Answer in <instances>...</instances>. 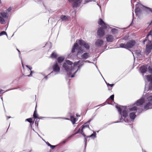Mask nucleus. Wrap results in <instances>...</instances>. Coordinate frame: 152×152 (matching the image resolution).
<instances>
[{"mask_svg":"<svg viewBox=\"0 0 152 152\" xmlns=\"http://www.w3.org/2000/svg\"><path fill=\"white\" fill-rule=\"evenodd\" d=\"M5 20L4 18L0 16V22L1 24H4V23Z\"/></svg>","mask_w":152,"mask_h":152,"instance_id":"nucleus-34","label":"nucleus"},{"mask_svg":"<svg viewBox=\"0 0 152 152\" xmlns=\"http://www.w3.org/2000/svg\"><path fill=\"white\" fill-rule=\"evenodd\" d=\"M92 0H85L84 1V4H85L86 3L91 1Z\"/></svg>","mask_w":152,"mask_h":152,"instance_id":"nucleus-42","label":"nucleus"},{"mask_svg":"<svg viewBox=\"0 0 152 152\" xmlns=\"http://www.w3.org/2000/svg\"><path fill=\"white\" fill-rule=\"evenodd\" d=\"M0 14L4 18H5L7 16V13L3 11L1 12Z\"/></svg>","mask_w":152,"mask_h":152,"instance_id":"nucleus-30","label":"nucleus"},{"mask_svg":"<svg viewBox=\"0 0 152 152\" xmlns=\"http://www.w3.org/2000/svg\"><path fill=\"white\" fill-rule=\"evenodd\" d=\"M140 69L142 73H145L147 70V67L146 66H141L140 68Z\"/></svg>","mask_w":152,"mask_h":152,"instance_id":"nucleus-21","label":"nucleus"},{"mask_svg":"<svg viewBox=\"0 0 152 152\" xmlns=\"http://www.w3.org/2000/svg\"><path fill=\"white\" fill-rule=\"evenodd\" d=\"M7 35V34L5 31H3L0 33V36H1L2 35Z\"/></svg>","mask_w":152,"mask_h":152,"instance_id":"nucleus-36","label":"nucleus"},{"mask_svg":"<svg viewBox=\"0 0 152 152\" xmlns=\"http://www.w3.org/2000/svg\"><path fill=\"white\" fill-rule=\"evenodd\" d=\"M78 43L81 46H83L87 50H88L89 49L90 46L89 45L86 43L85 41L82 39H80L78 40Z\"/></svg>","mask_w":152,"mask_h":152,"instance_id":"nucleus-8","label":"nucleus"},{"mask_svg":"<svg viewBox=\"0 0 152 152\" xmlns=\"http://www.w3.org/2000/svg\"><path fill=\"white\" fill-rule=\"evenodd\" d=\"M64 58L63 57L60 56L58 57L57 59L58 62V63H62L64 60Z\"/></svg>","mask_w":152,"mask_h":152,"instance_id":"nucleus-29","label":"nucleus"},{"mask_svg":"<svg viewBox=\"0 0 152 152\" xmlns=\"http://www.w3.org/2000/svg\"><path fill=\"white\" fill-rule=\"evenodd\" d=\"M77 120V119L76 118H75L73 116H70V120L73 124H75Z\"/></svg>","mask_w":152,"mask_h":152,"instance_id":"nucleus-28","label":"nucleus"},{"mask_svg":"<svg viewBox=\"0 0 152 152\" xmlns=\"http://www.w3.org/2000/svg\"><path fill=\"white\" fill-rule=\"evenodd\" d=\"M82 128L81 129V134L82 135L85 137V140L84 141L85 142V143H86L87 140V138L89 137V136H86V135L83 132V130L85 128H89V126L88 125H83L80 127H82Z\"/></svg>","mask_w":152,"mask_h":152,"instance_id":"nucleus-7","label":"nucleus"},{"mask_svg":"<svg viewBox=\"0 0 152 152\" xmlns=\"http://www.w3.org/2000/svg\"><path fill=\"white\" fill-rule=\"evenodd\" d=\"M89 57V53H85L81 56V58L83 59H86Z\"/></svg>","mask_w":152,"mask_h":152,"instance_id":"nucleus-24","label":"nucleus"},{"mask_svg":"<svg viewBox=\"0 0 152 152\" xmlns=\"http://www.w3.org/2000/svg\"><path fill=\"white\" fill-rule=\"evenodd\" d=\"M53 71L55 72L58 73L60 72V68L57 63H55L53 66Z\"/></svg>","mask_w":152,"mask_h":152,"instance_id":"nucleus-10","label":"nucleus"},{"mask_svg":"<svg viewBox=\"0 0 152 152\" xmlns=\"http://www.w3.org/2000/svg\"><path fill=\"white\" fill-rule=\"evenodd\" d=\"M26 66L28 68L29 70H26L24 72V75L25 76L31 77L32 76V73L33 72L31 71V67H29L28 66L26 65Z\"/></svg>","mask_w":152,"mask_h":152,"instance_id":"nucleus-9","label":"nucleus"},{"mask_svg":"<svg viewBox=\"0 0 152 152\" xmlns=\"http://www.w3.org/2000/svg\"><path fill=\"white\" fill-rule=\"evenodd\" d=\"M106 39L107 42H112L114 40L113 36L110 34H108L106 35Z\"/></svg>","mask_w":152,"mask_h":152,"instance_id":"nucleus-16","label":"nucleus"},{"mask_svg":"<svg viewBox=\"0 0 152 152\" xmlns=\"http://www.w3.org/2000/svg\"><path fill=\"white\" fill-rule=\"evenodd\" d=\"M78 69H77V70L75 71V72L71 76V77H73L75 76V73L77 72V71L78 70Z\"/></svg>","mask_w":152,"mask_h":152,"instance_id":"nucleus-39","label":"nucleus"},{"mask_svg":"<svg viewBox=\"0 0 152 152\" xmlns=\"http://www.w3.org/2000/svg\"><path fill=\"white\" fill-rule=\"evenodd\" d=\"M80 130H81V129H80V128H79L78 130L77 131L76 134H77V133H79V132H80Z\"/></svg>","mask_w":152,"mask_h":152,"instance_id":"nucleus-43","label":"nucleus"},{"mask_svg":"<svg viewBox=\"0 0 152 152\" xmlns=\"http://www.w3.org/2000/svg\"><path fill=\"white\" fill-rule=\"evenodd\" d=\"M76 115L77 117H80V115H78L77 114H76Z\"/></svg>","mask_w":152,"mask_h":152,"instance_id":"nucleus-49","label":"nucleus"},{"mask_svg":"<svg viewBox=\"0 0 152 152\" xmlns=\"http://www.w3.org/2000/svg\"><path fill=\"white\" fill-rule=\"evenodd\" d=\"M128 49L132 48L135 44L136 42L134 40H131L127 42Z\"/></svg>","mask_w":152,"mask_h":152,"instance_id":"nucleus-13","label":"nucleus"},{"mask_svg":"<svg viewBox=\"0 0 152 152\" xmlns=\"http://www.w3.org/2000/svg\"><path fill=\"white\" fill-rule=\"evenodd\" d=\"M37 105L35 108V110L34 111L33 116V117L34 118H38V115L37 114Z\"/></svg>","mask_w":152,"mask_h":152,"instance_id":"nucleus-26","label":"nucleus"},{"mask_svg":"<svg viewBox=\"0 0 152 152\" xmlns=\"http://www.w3.org/2000/svg\"><path fill=\"white\" fill-rule=\"evenodd\" d=\"M17 50H18V51L19 52H20V51L19 50H18V49H17Z\"/></svg>","mask_w":152,"mask_h":152,"instance_id":"nucleus-52","label":"nucleus"},{"mask_svg":"<svg viewBox=\"0 0 152 152\" xmlns=\"http://www.w3.org/2000/svg\"><path fill=\"white\" fill-rule=\"evenodd\" d=\"M137 107L136 106L133 107L130 109V111H136L137 110Z\"/></svg>","mask_w":152,"mask_h":152,"instance_id":"nucleus-35","label":"nucleus"},{"mask_svg":"<svg viewBox=\"0 0 152 152\" xmlns=\"http://www.w3.org/2000/svg\"><path fill=\"white\" fill-rule=\"evenodd\" d=\"M147 102L144 106V109L145 110L152 108V96H150L147 98Z\"/></svg>","mask_w":152,"mask_h":152,"instance_id":"nucleus-3","label":"nucleus"},{"mask_svg":"<svg viewBox=\"0 0 152 152\" xmlns=\"http://www.w3.org/2000/svg\"><path fill=\"white\" fill-rule=\"evenodd\" d=\"M57 55L55 53H53L52 54H51L50 56V57L53 58H56L57 57Z\"/></svg>","mask_w":152,"mask_h":152,"instance_id":"nucleus-31","label":"nucleus"},{"mask_svg":"<svg viewBox=\"0 0 152 152\" xmlns=\"http://www.w3.org/2000/svg\"><path fill=\"white\" fill-rule=\"evenodd\" d=\"M120 47L121 48H123L126 49H128V46L127 45V43L126 44L125 43H121L120 45Z\"/></svg>","mask_w":152,"mask_h":152,"instance_id":"nucleus-27","label":"nucleus"},{"mask_svg":"<svg viewBox=\"0 0 152 152\" xmlns=\"http://www.w3.org/2000/svg\"><path fill=\"white\" fill-rule=\"evenodd\" d=\"M110 84H109V83H108V84H107V86H109V85H110Z\"/></svg>","mask_w":152,"mask_h":152,"instance_id":"nucleus-51","label":"nucleus"},{"mask_svg":"<svg viewBox=\"0 0 152 152\" xmlns=\"http://www.w3.org/2000/svg\"><path fill=\"white\" fill-rule=\"evenodd\" d=\"M74 0H68V1H69L70 2H72L74 1Z\"/></svg>","mask_w":152,"mask_h":152,"instance_id":"nucleus-46","label":"nucleus"},{"mask_svg":"<svg viewBox=\"0 0 152 152\" xmlns=\"http://www.w3.org/2000/svg\"><path fill=\"white\" fill-rule=\"evenodd\" d=\"M144 103V100L143 99H140L137 101L135 104L137 106H140L142 105Z\"/></svg>","mask_w":152,"mask_h":152,"instance_id":"nucleus-22","label":"nucleus"},{"mask_svg":"<svg viewBox=\"0 0 152 152\" xmlns=\"http://www.w3.org/2000/svg\"><path fill=\"white\" fill-rule=\"evenodd\" d=\"M69 17L66 16L64 15H62L61 16L60 18L62 21H67L69 20Z\"/></svg>","mask_w":152,"mask_h":152,"instance_id":"nucleus-25","label":"nucleus"},{"mask_svg":"<svg viewBox=\"0 0 152 152\" xmlns=\"http://www.w3.org/2000/svg\"><path fill=\"white\" fill-rule=\"evenodd\" d=\"M39 121L38 119H36L35 122V124L36 126H38V122Z\"/></svg>","mask_w":152,"mask_h":152,"instance_id":"nucleus-38","label":"nucleus"},{"mask_svg":"<svg viewBox=\"0 0 152 152\" xmlns=\"http://www.w3.org/2000/svg\"><path fill=\"white\" fill-rule=\"evenodd\" d=\"M135 112H133L129 114V115L131 119L134 120L136 117Z\"/></svg>","mask_w":152,"mask_h":152,"instance_id":"nucleus-23","label":"nucleus"},{"mask_svg":"<svg viewBox=\"0 0 152 152\" xmlns=\"http://www.w3.org/2000/svg\"><path fill=\"white\" fill-rule=\"evenodd\" d=\"M66 120H69V119H68V118H66Z\"/></svg>","mask_w":152,"mask_h":152,"instance_id":"nucleus-54","label":"nucleus"},{"mask_svg":"<svg viewBox=\"0 0 152 152\" xmlns=\"http://www.w3.org/2000/svg\"><path fill=\"white\" fill-rule=\"evenodd\" d=\"M78 50L77 55H78L83 52V50L81 47H79L77 43L75 42L73 46L71 52L72 53H74L76 50Z\"/></svg>","mask_w":152,"mask_h":152,"instance_id":"nucleus-1","label":"nucleus"},{"mask_svg":"<svg viewBox=\"0 0 152 152\" xmlns=\"http://www.w3.org/2000/svg\"><path fill=\"white\" fill-rule=\"evenodd\" d=\"M114 95H111L110 97V99L113 101H114Z\"/></svg>","mask_w":152,"mask_h":152,"instance_id":"nucleus-40","label":"nucleus"},{"mask_svg":"<svg viewBox=\"0 0 152 152\" xmlns=\"http://www.w3.org/2000/svg\"><path fill=\"white\" fill-rule=\"evenodd\" d=\"M151 31V33H152V28L150 25L145 29L144 32L145 33H149L150 31Z\"/></svg>","mask_w":152,"mask_h":152,"instance_id":"nucleus-18","label":"nucleus"},{"mask_svg":"<svg viewBox=\"0 0 152 152\" xmlns=\"http://www.w3.org/2000/svg\"><path fill=\"white\" fill-rule=\"evenodd\" d=\"M144 10L145 12L147 14H149L150 13H152V8L145 7Z\"/></svg>","mask_w":152,"mask_h":152,"instance_id":"nucleus-20","label":"nucleus"},{"mask_svg":"<svg viewBox=\"0 0 152 152\" xmlns=\"http://www.w3.org/2000/svg\"><path fill=\"white\" fill-rule=\"evenodd\" d=\"M66 64L68 65H72V62L69 60H66Z\"/></svg>","mask_w":152,"mask_h":152,"instance_id":"nucleus-33","label":"nucleus"},{"mask_svg":"<svg viewBox=\"0 0 152 152\" xmlns=\"http://www.w3.org/2000/svg\"><path fill=\"white\" fill-rule=\"evenodd\" d=\"M147 40L148 41V44H152V34L151 33V31L148 34L145 39L143 40V43L145 44V42Z\"/></svg>","mask_w":152,"mask_h":152,"instance_id":"nucleus-5","label":"nucleus"},{"mask_svg":"<svg viewBox=\"0 0 152 152\" xmlns=\"http://www.w3.org/2000/svg\"><path fill=\"white\" fill-rule=\"evenodd\" d=\"M82 0H74L72 4L73 7H77L80 5Z\"/></svg>","mask_w":152,"mask_h":152,"instance_id":"nucleus-12","label":"nucleus"},{"mask_svg":"<svg viewBox=\"0 0 152 152\" xmlns=\"http://www.w3.org/2000/svg\"><path fill=\"white\" fill-rule=\"evenodd\" d=\"M22 66H23V67H24V66H23V64H22Z\"/></svg>","mask_w":152,"mask_h":152,"instance_id":"nucleus-55","label":"nucleus"},{"mask_svg":"<svg viewBox=\"0 0 152 152\" xmlns=\"http://www.w3.org/2000/svg\"><path fill=\"white\" fill-rule=\"evenodd\" d=\"M51 147V149H54L56 147L55 145H51V146H50Z\"/></svg>","mask_w":152,"mask_h":152,"instance_id":"nucleus-44","label":"nucleus"},{"mask_svg":"<svg viewBox=\"0 0 152 152\" xmlns=\"http://www.w3.org/2000/svg\"><path fill=\"white\" fill-rule=\"evenodd\" d=\"M110 100V99H108L107 100L106 102L109 101Z\"/></svg>","mask_w":152,"mask_h":152,"instance_id":"nucleus-50","label":"nucleus"},{"mask_svg":"<svg viewBox=\"0 0 152 152\" xmlns=\"http://www.w3.org/2000/svg\"><path fill=\"white\" fill-rule=\"evenodd\" d=\"M63 66L66 71L67 74L69 76L71 75L72 72L75 69L74 67L70 66L65 63L63 64Z\"/></svg>","mask_w":152,"mask_h":152,"instance_id":"nucleus-4","label":"nucleus"},{"mask_svg":"<svg viewBox=\"0 0 152 152\" xmlns=\"http://www.w3.org/2000/svg\"><path fill=\"white\" fill-rule=\"evenodd\" d=\"M1 3V0H0V4Z\"/></svg>","mask_w":152,"mask_h":152,"instance_id":"nucleus-53","label":"nucleus"},{"mask_svg":"<svg viewBox=\"0 0 152 152\" xmlns=\"http://www.w3.org/2000/svg\"><path fill=\"white\" fill-rule=\"evenodd\" d=\"M142 11L140 8L139 7H137L135 9V13L136 15H140L142 13Z\"/></svg>","mask_w":152,"mask_h":152,"instance_id":"nucleus-19","label":"nucleus"},{"mask_svg":"<svg viewBox=\"0 0 152 152\" xmlns=\"http://www.w3.org/2000/svg\"><path fill=\"white\" fill-rule=\"evenodd\" d=\"M47 144L48 145V146H51V145L48 142L47 143Z\"/></svg>","mask_w":152,"mask_h":152,"instance_id":"nucleus-48","label":"nucleus"},{"mask_svg":"<svg viewBox=\"0 0 152 152\" xmlns=\"http://www.w3.org/2000/svg\"><path fill=\"white\" fill-rule=\"evenodd\" d=\"M104 28L102 27H100L98 28L97 31V34L100 37H102L105 34V31Z\"/></svg>","mask_w":152,"mask_h":152,"instance_id":"nucleus-6","label":"nucleus"},{"mask_svg":"<svg viewBox=\"0 0 152 152\" xmlns=\"http://www.w3.org/2000/svg\"><path fill=\"white\" fill-rule=\"evenodd\" d=\"M11 8L10 7L8 9H7V10L8 12H10L11 11Z\"/></svg>","mask_w":152,"mask_h":152,"instance_id":"nucleus-45","label":"nucleus"},{"mask_svg":"<svg viewBox=\"0 0 152 152\" xmlns=\"http://www.w3.org/2000/svg\"><path fill=\"white\" fill-rule=\"evenodd\" d=\"M103 44L104 41L101 39H97L95 42V45L98 47H101Z\"/></svg>","mask_w":152,"mask_h":152,"instance_id":"nucleus-15","label":"nucleus"},{"mask_svg":"<svg viewBox=\"0 0 152 152\" xmlns=\"http://www.w3.org/2000/svg\"><path fill=\"white\" fill-rule=\"evenodd\" d=\"M116 108L118 110L119 113L121 115V117H123L124 118V120L125 122L127 123L129 122L130 120L129 119H126V118L128 115L127 111L126 110H124L122 113V110L120 107L117 106Z\"/></svg>","mask_w":152,"mask_h":152,"instance_id":"nucleus-2","label":"nucleus"},{"mask_svg":"<svg viewBox=\"0 0 152 152\" xmlns=\"http://www.w3.org/2000/svg\"><path fill=\"white\" fill-rule=\"evenodd\" d=\"M152 49V44H147L146 45V54L147 55L151 52V50Z\"/></svg>","mask_w":152,"mask_h":152,"instance_id":"nucleus-14","label":"nucleus"},{"mask_svg":"<svg viewBox=\"0 0 152 152\" xmlns=\"http://www.w3.org/2000/svg\"><path fill=\"white\" fill-rule=\"evenodd\" d=\"M148 69L149 72L152 74V67L149 66L148 68Z\"/></svg>","mask_w":152,"mask_h":152,"instance_id":"nucleus-37","label":"nucleus"},{"mask_svg":"<svg viewBox=\"0 0 152 152\" xmlns=\"http://www.w3.org/2000/svg\"><path fill=\"white\" fill-rule=\"evenodd\" d=\"M25 121H27L30 123V125H31V123L32 124L34 123V122L33 121V119L32 118H28L26 119Z\"/></svg>","mask_w":152,"mask_h":152,"instance_id":"nucleus-32","label":"nucleus"},{"mask_svg":"<svg viewBox=\"0 0 152 152\" xmlns=\"http://www.w3.org/2000/svg\"><path fill=\"white\" fill-rule=\"evenodd\" d=\"M96 135V133L95 132L93 133L91 135L89 136V137H91L93 136L95 137Z\"/></svg>","mask_w":152,"mask_h":152,"instance_id":"nucleus-41","label":"nucleus"},{"mask_svg":"<svg viewBox=\"0 0 152 152\" xmlns=\"http://www.w3.org/2000/svg\"><path fill=\"white\" fill-rule=\"evenodd\" d=\"M98 24L99 25L103 26V27L104 29L106 28H107V26L106 25L105 23L100 18L98 20Z\"/></svg>","mask_w":152,"mask_h":152,"instance_id":"nucleus-17","label":"nucleus"},{"mask_svg":"<svg viewBox=\"0 0 152 152\" xmlns=\"http://www.w3.org/2000/svg\"><path fill=\"white\" fill-rule=\"evenodd\" d=\"M148 81L150 82L149 84V89L152 90V75H148L146 76Z\"/></svg>","mask_w":152,"mask_h":152,"instance_id":"nucleus-11","label":"nucleus"},{"mask_svg":"<svg viewBox=\"0 0 152 152\" xmlns=\"http://www.w3.org/2000/svg\"><path fill=\"white\" fill-rule=\"evenodd\" d=\"M114 85V84H110V85H109V86H111V87H113Z\"/></svg>","mask_w":152,"mask_h":152,"instance_id":"nucleus-47","label":"nucleus"}]
</instances>
